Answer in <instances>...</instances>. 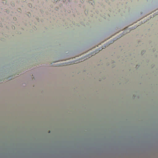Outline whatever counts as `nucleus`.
I'll list each match as a JSON object with an SVG mask.
<instances>
[{"label": "nucleus", "instance_id": "nucleus-1", "mask_svg": "<svg viewBox=\"0 0 158 158\" xmlns=\"http://www.w3.org/2000/svg\"><path fill=\"white\" fill-rule=\"evenodd\" d=\"M130 30H128V29L127 28L124 30V31H123V32L125 33H129L130 32Z\"/></svg>", "mask_w": 158, "mask_h": 158}]
</instances>
